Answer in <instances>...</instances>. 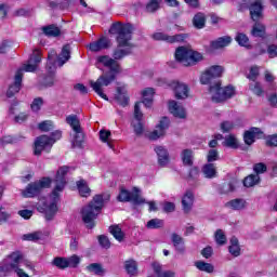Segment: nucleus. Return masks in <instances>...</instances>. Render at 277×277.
Here are the masks:
<instances>
[{
    "mask_svg": "<svg viewBox=\"0 0 277 277\" xmlns=\"http://www.w3.org/2000/svg\"><path fill=\"white\" fill-rule=\"evenodd\" d=\"M267 146H277V135L268 136L266 140Z\"/></svg>",
    "mask_w": 277,
    "mask_h": 277,
    "instance_id": "nucleus-64",
    "label": "nucleus"
},
{
    "mask_svg": "<svg viewBox=\"0 0 277 277\" xmlns=\"http://www.w3.org/2000/svg\"><path fill=\"white\" fill-rule=\"evenodd\" d=\"M110 235L115 237L117 241H122L124 239V233L122 232V228H120L118 225H113L109 227Z\"/></svg>",
    "mask_w": 277,
    "mask_h": 277,
    "instance_id": "nucleus-43",
    "label": "nucleus"
},
{
    "mask_svg": "<svg viewBox=\"0 0 277 277\" xmlns=\"http://www.w3.org/2000/svg\"><path fill=\"white\" fill-rule=\"evenodd\" d=\"M55 144L53 138H50L48 135H41L35 141V155H42V150L51 148Z\"/></svg>",
    "mask_w": 277,
    "mask_h": 277,
    "instance_id": "nucleus-16",
    "label": "nucleus"
},
{
    "mask_svg": "<svg viewBox=\"0 0 277 277\" xmlns=\"http://www.w3.org/2000/svg\"><path fill=\"white\" fill-rule=\"evenodd\" d=\"M115 98L119 103V105H121L122 107H126V105H129V95L127 94L126 84H119L117 87V94Z\"/></svg>",
    "mask_w": 277,
    "mask_h": 277,
    "instance_id": "nucleus-22",
    "label": "nucleus"
},
{
    "mask_svg": "<svg viewBox=\"0 0 277 277\" xmlns=\"http://www.w3.org/2000/svg\"><path fill=\"white\" fill-rule=\"evenodd\" d=\"M24 241H38L39 239H42V234L36 232L31 234H26L23 236Z\"/></svg>",
    "mask_w": 277,
    "mask_h": 277,
    "instance_id": "nucleus-53",
    "label": "nucleus"
},
{
    "mask_svg": "<svg viewBox=\"0 0 277 277\" xmlns=\"http://www.w3.org/2000/svg\"><path fill=\"white\" fill-rule=\"evenodd\" d=\"M239 187V182L237 180H232L229 183L222 186V194H230Z\"/></svg>",
    "mask_w": 277,
    "mask_h": 277,
    "instance_id": "nucleus-42",
    "label": "nucleus"
},
{
    "mask_svg": "<svg viewBox=\"0 0 277 277\" xmlns=\"http://www.w3.org/2000/svg\"><path fill=\"white\" fill-rule=\"evenodd\" d=\"M224 75V67L221 65H212L208 67L200 76V83L202 85H209L213 83L215 79H220Z\"/></svg>",
    "mask_w": 277,
    "mask_h": 277,
    "instance_id": "nucleus-10",
    "label": "nucleus"
},
{
    "mask_svg": "<svg viewBox=\"0 0 277 277\" xmlns=\"http://www.w3.org/2000/svg\"><path fill=\"white\" fill-rule=\"evenodd\" d=\"M258 77H259V66H252L249 71L248 79H250V81H256Z\"/></svg>",
    "mask_w": 277,
    "mask_h": 277,
    "instance_id": "nucleus-57",
    "label": "nucleus"
},
{
    "mask_svg": "<svg viewBox=\"0 0 277 277\" xmlns=\"http://www.w3.org/2000/svg\"><path fill=\"white\" fill-rule=\"evenodd\" d=\"M55 60H57V52L52 50L48 54L47 69L49 75L43 80V84L45 85V88H51L55 83Z\"/></svg>",
    "mask_w": 277,
    "mask_h": 277,
    "instance_id": "nucleus-11",
    "label": "nucleus"
},
{
    "mask_svg": "<svg viewBox=\"0 0 277 277\" xmlns=\"http://www.w3.org/2000/svg\"><path fill=\"white\" fill-rule=\"evenodd\" d=\"M170 89L173 91L174 97L177 101H185L186 98H189V85H187V83L172 80Z\"/></svg>",
    "mask_w": 277,
    "mask_h": 277,
    "instance_id": "nucleus-12",
    "label": "nucleus"
},
{
    "mask_svg": "<svg viewBox=\"0 0 277 277\" xmlns=\"http://www.w3.org/2000/svg\"><path fill=\"white\" fill-rule=\"evenodd\" d=\"M207 23V16L205 13H197L193 18V24L197 29H202Z\"/></svg>",
    "mask_w": 277,
    "mask_h": 277,
    "instance_id": "nucleus-39",
    "label": "nucleus"
},
{
    "mask_svg": "<svg viewBox=\"0 0 277 277\" xmlns=\"http://www.w3.org/2000/svg\"><path fill=\"white\" fill-rule=\"evenodd\" d=\"M110 34H117L118 48L114 51L113 57L107 55L98 56L96 58L97 66L102 65L108 68V71L102 74L96 81L91 80L90 85L97 96L104 101H109L103 88L111 85L116 81L120 72V64L116 60H122L130 55L133 44L131 43V34H133V26L130 24L116 23L110 28Z\"/></svg>",
    "mask_w": 277,
    "mask_h": 277,
    "instance_id": "nucleus-1",
    "label": "nucleus"
},
{
    "mask_svg": "<svg viewBox=\"0 0 277 277\" xmlns=\"http://www.w3.org/2000/svg\"><path fill=\"white\" fill-rule=\"evenodd\" d=\"M143 96V105L145 107H153V97L155 96V89L153 88H146L142 92Z\"/></svg>",
    "mask_w": 277,
    "mask_h": 277,
    "instance_id": "nucleus-27",
    "label": "nucleus"
},
{
    "mask_svg": "<svg viewBox=\"0 0 277 277\" xmlns=\"http://www.w3.org/2000/svg\"><path fill=\"white\" fill-rule=\"evenodd\" d=\"M220 127L223 133H228V131H233V129H235V123L232 121H223Z\"/></svg>",
    "mask_w": 277,
    "mask_h": 277,
    "instance_id": "nucleus-54",
    "label": "nucleus"
},
{
    "mask_svg": "<svg viewBox=\"0 0 277 277\" xmlns=\"http://www.w3.org/2000/svg\"><path fill=\"white\" fill-rule=\"evenodd\" d=\"M215 241L219 246H224V243H226V234H224V230L217 229L215 232Z\"/></svg>",
    "mask_w": 277,
    "mask_h": 277,
    "instance_id": "nucleus-49",
    "label": "nucleus"
},
{
    "mask_svg": "<svg viewBox=\"0 0 277 277\" xmlns=\"http://www.w3.org/2000/svg\"><path fill=\"white\" fill-rule=\"evenodd\" d=\"M181 159L184 166H194V151L192 149H183Z\"/></svg>",
    "mask_w": 277,
    "mask_h": 277,
    "instance_id": "nucleus-32",
    "label": "nucleus"
},
{
    "mask_svg": "<svg viewBox=\"0 0 277 277\" xmlns=\"http://www.w3.org/2000/svg\"><path fill=\"white\" fill-rule=\"evenodd\" d=\"M154 40H160L162 42H168V44H174L176 42H183L185 40V35L179 34L170 36L166 32H156L153 35Z\"/></svg>",
    "mask_w": 277,
    "mask_h": 277,
    "instance_id": "nucleus-18",
    "label": "nucleus"
},
{
    "mask_svg": "<svg viewBox=\"0 0 277 277\" xmlns=\"http://www.w3.org/2000/svg\"><path fill=\"white\" fill-rule=\"evenodd\" d=\"M229 254H232V256H240L241 255V246H239V240L235 237H233L229 241Z\"/></svg>",
    "mask_w": 277,
    "mask_h": 277,
    "instance_id": "nucleus-30",
    "label": "nucleus"
},
{
    "mask_svg": "<svg viewBox=\"0 0 277 277\" xmlns=\"http://www.w3.org/2000/svg\"><path fill=\"white\" fill-rule=\"evenodd\" d=\"M68 60H70V45H65L57 57V65L63 66Z\"/></svg>",
    "mask_w": 277,
    "mask_h": 277,
    "instance_id": "nucleus-33",
    "label": "nucleus"
},
{
    "mask_svg": "<svg viewBox=\"0 0 277 277\" xmlns=\"http://www.w3.org/2000/svg\"><path fill=\"white\" fill-rule=\"evenodd\" d=\"M98 243L102 246V248H105L106 250L111 248V242L109 241V238L107 236H98Z\"/></svg>",
    "mask_w": 277,
    "mask_h": 277,
    "instance_id": "nucleus-56",
    "label": "nucleus"
},
{
    "mask_svg": "<svg viewBox=\"0 0 277 277\" xmlns=\"http://www.w3.org/2000/svg\"><path fill=\"white\" fill-rule=\"evenodd\" d=\"M142 102H138L134 106V120L132 121V127L136 135H142L144 133V126L142 124V118L144 114L141 110Z\"/></svg>",
    "mask_w": 277,
    "mask_h": 277,
    "instance_id": "nucleus-15",
    "label": "nucleus"
},
{
    "mask_svg": "<svg viewBox=\"0 0 277 277\" xmlns=\"http://www.w3.org/2000/svg\"><path fill=\"white\" fill-rule=\"evenodd\" d=\"M263 137V132L259 128H251L249 131L245 132L243 140L247 146H252L253 142L261 140Z\"/></svg>",
    "mask_w": 277,
    "mask_h": 277,
    "instance_id": "nucleus-20",
    "label": "nucleus"
},
{
    "mask_svg": "<svg viewBox=\"0 0 277 277\" xmlns=\"http://www.w3.org/2000/svg\"><path fill=\"white\" fill-rule=\"evenodd\" d=\"M268 103L271 107L277 108V93H272L271 95H268Z\"/></svg>",
    "mask_w": 277,
    "mask_h": 277,
    "instance_id": "nucleus-63",
    "label": "nucleus"
},
{
    "mask_svg": "<svg viewBox=\"0 0 277 277\" xmlns=\"http://www.w3.org/2000/svg\"><path fill=\"white\" fill-rule=\"evenodd\" d=\"M175 209H176V206L174 205V202H170V201L163 202L164 213H173V211H175Z\"/></svg>",
    "mask_w": 277,
    "mask_h": 277,
    "instance_id": "nucleus-60",
    "label": "nucleus"
},
{
    "mask_svg": "<svg viewBox=\"0 0 277 277\" xmlns=\"http://www.w3.org/2000/svg\"><path fill=\"white\" fill-rule=\"evenodd\" d=\"M169 127H170V119L168 117L161 118L159 123L156 126V129L148 134L149 140L155 141V140H159V137H163Z\"/></svg>",
    "mask_w": 277,
    "mask_h": 277,
    "instance_id": "nucleus-14",
    "label": "nucleus"
},
{
    "mask_svg": "<svg viewBox=\"0 0 277 277\" xmlns=\"http://www.w3.org/2000/svg\"><path fill=\"white\" fill-rule=\"evenodd\" d=\"M171 241L177 252H185V239L181 235L173 233L171 235Z\"/></svg>",
    "mask_w": 277,
    "mask_h": 277,
    "instance_id": "nucleus-25",
    "label": "nucleus"
},
{
    "mask_svg": "<svg viewBox=\"0 0 277 277\" xmlns=\"http://www.w3.org/2000/svg\"><path fill=\"white\" fill-rule=\"evenodd\" d=\"M249 90L256 96H263V87H261V83L255 82V80L249 84Z\"/></svg>",
    "mask_w": 277,
    "mask_h": 277,
    "instance_id": "nucleus-46",
    "label": "nucleus"
},
{
    "mask_svg": "<svg viewBox=\"0 0 277 277\" xmlns=\"http://www.w3.org/2000/svg\"><path fill=\"white\" fill-rule=\"evenodd\" d=\"M235 40L236 42H238L240 47H246V49H250V39L246 34L238 32L237 36L235 37Z\"/></svg>",
    "mask_w": 277,
    "mask_h": 277,
    "instance_id": "nucleus-44",
    "label": "nucleus"
},
{
    "mask_svg": "<svg viewBox=\"0 0 277 277\" xmlns=\"http://www.w3.org/2000/svg\"><path fill=\"white\" fill-rule=\"evenodd\" d=\"M195 267H197L199 272H206V274H213L215 269L211 263H207L205 261L195 262Z\"/></svg>",
    "mask_w": 277,
    "mask_h": 277,
    "instance_id": "nucleus-34",
    "label": "nucleus"
},
{
    "mask_svg": "<svg viewBox=\"0 0 277 277\" xmlns=\"http://www.w3.org/2000/svg\"><path fill=\"white\" fill-rule=\"evenodd\" d=\"M117 200L119 202H132L133 205H143L144 202V198H142L141 190L137 187H134L132 192L120 188Z\"/></svg>",
    "mask_w": 277,
    "mask_h": 277,
    "instance_id": "nucleus-9",
    "label": "nucleus"
},
{
    "mask_svg": "<svg viewBox=\"0 0 277 277\" xmlns=\"http://www.w3.org/2000/svg\"><path fill=\"white\" fill-rule=\"evenodd\" d=\"M233 43V37L226 35L223 37H219L215 40H212L210 42V49L213 51H217L220 49H226V47H230Z\"/></svg>",
    "mask_w": 277,
    "mask_h": 277,
    "instance_id": "nucleus-19",
    "label": "nucleus"
},
{
    "mask_svg": "<svg viewBox=\"0 0 277 277\" xmlns=\"http://www.w3.org/2000/svg\"><path fill=\"white\" fill-rule=\"evenodd\" d=\"M79 263H81V258L77 254H74V255L67 258L68 267H72V268L78 267Z\"/></svg>",
    "mask_w": 277,
    "mask_h": 277,
    "instance_id": "nucleus-48",
    "label": "nucleus"
},
{
    "mask_svg": "<svg viewBox=\"0 0 277 277\" xmlns=\"http://www.w3.org/2000/svg\"><path fill=\"white\" fill-rule=\"evenodd\" d=\"M154 150L158 157L159 166L163 168L170 163V154L164 146L158 145L154 148Z\"/></svg>",
    "mask_w": 277,
    "mask_h": 277,
    "instance_id": "nucleus-21",
    "label": "nucleus"
},
{
    "mask_svg": "<svg viewBox=\"0 0 277 277\" xmlns=\"http://www.w3.org/2000/svg\"><path fill=\"white\" fill-rule=\"evenodd\" d=\"M253 170L255 172V174H263V172H267V166H265V163L263 162H260V163H256L254 167H253Z\"/></svg>",
    "mask_w": 277,
    "mask_h": 277,
    "instance_id": "nucleus-59",
    "label": "nucleus"
},
{
    "mask_svg": "<svg viewBox=\"0 0 277 277\" xmlns=\"http://www.w3.org/2000/svg\"><path fill=\"white\" fill-rule=\"evenodd\" d=\"M147 228L155 229V228H161L163 226V220L160 219H153L147 222Z\"/></svg>",
    "mask_w": 277,
    "mask_h": 277,
    "instance_id": "nucleus-51",
    "label": "nucleus"
},
{
    "mask_svg": "<svg viewBox=\"0 0 277 277\" xmlns=\"http://www.w3.org/2000/svg\"><path fill=\"white\" fill-rule=\"evenodd\" d=\"M261 182V176L259 174H250L243 180L245 187H254V185H259Z\"/></svg>",
    "mask_w": 277,
    "mask_h": 277,
    "instance_id": "nucleus-38",
    "label": "nucleus"
},
{
    "mask_svg": "<svg viewBox=\"0 0 277 277\" xmlns=\"http://www.w3.org/2000/svg\"><path fill=\"white\" fill-rule=\"evenodd\" d=\"M223 146H226L227 148H238L239 140L234 134H229V135L225 136Z\"/></svg>",
    "mask_w": 277,
    "mask_h": 277,
    "instance_id": "nucleus-37",
    "label": "nucleus"
},
{
    "mask_svg": "<svg viewBox=\"0 0 277 277\" xmlns=\"http://www.w3.org/2000/svg\"><path fill=\"white\" fill-rule=\"evenodd\" d=\"M268 57L274 58L277 57V45L272 44L267 48Z\"/></svg>",
    "mask_w": 277,
    "mask_h": 277,
    "instance_id": "nucleus-62",
    "label": "nucleus"
},
{
    "mask_svg": "<svg viewBox=\"0 0 277 277\" xmlns=\"http://www.w3.org/2000/svg\"><path fill=\"white\" fill-rule=\"evenodd\" d=\"M48 187H51V179L43 177L37 182L28 184L26 189L22 192V195L24 198H34V196H38L42 189H47Z\"/></svg>",
    "mask_w": 277,
    "mask_h": 277,
    "instance_id": "nucleus-7",
    "label": "nucleus"
},
{
    "mask_svg": "<svg viewBox=\"0 0 277 277\" xmlns=\"http://www.w3.org/2000/svg\"><path fill=\"white\" fill-rule=\"evenodd\" d=\"M124 269L129 276L137 274V262L135 260H127L124 262Z\"/></svg>",
    "mask_w": 277,
    "mask_h": 277,
    "instance_id": "nucleus-36",
    "label": "nucleus"
},
{
    "mask_svg": "<svg viewBox=\"0 0 277 277\" xmlns=\"http://www.w3.org/2000/svg\"><path fill=\"white\" fill-rule=\"evenodd\" d=\"M77 189L82 196V198H88L90 194H92V189H90V186H88V182L85 180H80L76 183Z\"/></svg>",
    "mask_w": 277,
    "mask_h": 277,
    "instance_id": "nucleus-29",
    "label": "nucleus"
},
{
    "mask_svg": "<svg viewBox=\"0 0 277 277\" xmlns=\"http://www.w3.org/2000/svg\"><path fill=\"white\" fill-rule=\"evenodd\" d=\"M110 198L111 196L107 193L95 195L93 200L88 206L82 208V222H84L88 228H92L94 226V220L98 217V214L103 210L105 202H109Z\"/></svg>",
    "mask_w": 277,
    "mask_h": 277,
    "instance_id": "nucleus-4",
    "label": "nucleus"
},
{
    "mask_svg": "<svg viewBox=\"0 0 277 277\" xmlns=\"http://www.w3.org/2000/svg\"><path fill=\"white\" fill-rule=\"evenodd\" d=\"M66 122L74 131L71 138L72 146L80 147L81 144H83V132H81V123L79 122V118H77V115H69L66 118Z\"/></svg>",
    "mask_w": 277,
    "mask_h": 277,
    "instance_id": "nucleus-8",
    "label": "nucleus"
},
{
    "mask_svg": "<svg viewBox=\"0 0 277 277\" xmlns=\"http://www.w3.org/2000/svg\"><path fill=\"white\" fill-rule=\"evenodd\" d=\"M87 272L89 274H94V276H105L107 271L103 267L101 263H91L87 266Z\"/></svg>",
    "mask_w": 277,
    "mask_h": 277,
    "instance_id": "nucleus-26",
    "label": "nucleus"
},
{
    "mask_svg": "<svg viewBox=\"0 0 277 277\" xmlns=\"http://www.w3.org/2000/svg\"><path fill=\"white\" fill-rule=\"evenodd\" d=\"M194 193L192 190H187L182 197V208L184 213H189L194 208Z\"/></svg>",
    "mask_w": 277,
    "mask_h": 277,
    "instance_id": "nucleus-23",
    "label": "nucleus"
},
{
    "mask_svg": "<svg viewBox=\"0 0 277 277\" xmlns=\"http://www.w3.org/2000/svg\"><path fill=\"white\" fill-rule=\"evenodd\" d=\"M245 5H250V15L252 21H261L263 18V2L262 0H245Z\"/></svg>",
    "mask_w": 277,
    "mask_h": 277,
    "instance_id": "nucleus-13",
    "label": "nucleus"
},
{
    "mask_svg": "<svg viewBox=\"0 0 277 277\" xmlns=\"http://www.w3.org/2000/svg\"><path fill=\"white\" fill-rule=\"evenodd\" d=\"M68 174V167H61L56 173L54 181V188L49 199L43 206H38V211L45 213V220H53L57 213V202H60V196L66 187V175Z\"/></svg>",
    "mask_w": 277,
    "mask_h": 277,
    "instance_id": "nucleus-2",
    "label": "nucleus"
},
{
    "mask_svg": "<svg viewBox=\"0 0 277 277\" xmlns=\"http://www.w3.org/2000/svg\"><path fill=\"white\" fill-rule=\"evenodd\" d=\"M100 140L104 144H107L108 148H111V150H114V140H111V132L109 130H101Z\"/></svg>",
    "mask_w": 277,
    "mask_h": 277,
    "instance_id": "nucleus-31",
    "label": "nucleus"
},
{
    "mask_svg": "<svg viewBox=\"0 0 277 277\" xmlns=\"http://www.w3.org/2000/svg\"><path fill=\"white\" fill-rule=\"evenodd\" d=\"M38 129L40 131H44V132L53 131V129H54L53 121L45 120L38 124Z\"/></svg>",
    "mask_w": 277,
    "mask_h": 277,
    "instance_id": "nucleus-50",
    "label": "nucleus"
},
{
    "mask_svg": "<svg viewBox=\"0 0 277 277\" xmlns=\"http://www.w3.org/2000/svg\"><path fill=\"white\" fill-rule=\"evenodd\" d=\"M43 34L52 38H57V36L62 34V30H60V28L55 25H50V26L43 27Z\"/></svg>",
    "mask_w": 277,
    "mask_h": 277,
    "instance_id": "nucleus-41",
    "label": "nucleus"
},
{
    "mask_svg": "<svg viewBox=\"0 0 277 277\" xmlns=\"http://www.w3.org/2000/svg\"><path fill=\"white\" fill-rule=\"evenodd\" d=\"M161 4V0H150L147 5V12H157L159 10V5Z\"/></svg>",
    "mask_w": 277,
    "mask_h": 277,
    "instance_id": "nucleus-52",
    "label": "nucleus"
},
{
    "mask_svg": "<svg viewBox=\"0 0 277 277\" xmlns=\"http://www.w3.org/2000/svg\"><path fill=\"white\" fill-rule=\"evenodd\" d=\"M175 60L182 64V66H196V64L202 62L205 57L200 52L185 47H180L175 50Z\"/></svg>",
    "mask_w": 277,
    "mask_h": 277,
    "instance_id": "nucleus-5",
    "label": "nucleus"
},
{
    "mask_svg": "<svg viewBox=\"0 0 277 277\" xmlns=\"http://www.w3.org/2000/svg\"><path fill=\"white\" fill-rule=\"evenodd\" d=\"M109 47V39L103 37L100 40L90 43L89 49L94 53L98 51H103V49H107Z\"/></svg>",
    "mask_w": 277,
    "mask_h": 277,
    "instance_id": "nucleus-24",
    "label": "nucleus"
},
{
    "mask_svg": "<svg viewBox=\"0 0 277 277\" xmlns=\"http://www.w3.org/2000/svg\"><path fill=\"white\" fill-rule=\"evenodd\" d=\"M173 80H168L166 78H158L156 80V85H159L160 88H170V84Z\"/></svg>",
    "mask_w": 277,
    "mask_h": 277,
    "instance_id": "nucleus-61",
    "label": "nucleus"
},
{
    "mask_svg": "<svg viewBox=\"0 0 277 277\" xmlns=\"http://www.w3.org/2000/svg\"><path fill=\"white\" fill-rule=\"evenodd\" d=\"M42 105H44V101L41 97L35 98L31 104L32 111H40Z\"/></svg>",
    "mask_w": 277,
    "mask_h": 277,
    "instance_id": "nucleus-55",
    "label": "nucleus"
},
{
    "mask_svg": "<svg viewBox=\"0 0 277 277\" xmlns=\"http://www.w3.org/2000/svg\"><path fill=\"white\" fill-rule=\"evenodd\" d=\"M228 209H233L234 211H241V209H246V200L243 199H233L226 203Z\"/></svg>",
    "mask_w": 277,
    "mask_h": 277,
    "instance_id": "nucleus-35",
    "label": "nucleus"
},
{
    "mask_svg": "<svg viewBox=\"0 0 277 277\" xmlns=\"http://www.w3.org/2000/svg\"><path fill=\"white\" fill-rule=\"evenodd\" d=\"M251 34L254 36V38H263L265 36V25L262 23H255Z\"/></svg>",
    "mask_w": 277,
    "mask_h": 277,
    "instance_id": "nucleus-40",
    "label": "nucleus"
},
{
    "mask_svg": "<svg viewBox=\"0 0 277 277\" xmlns=\"http://www.w3.org/2000/svg\"><path fill=\"white\" fill-rule=\"evenodd\" d=\"M209 93L214 103H222L224 101H228V98H233L235 95V87L227 85L222 88V83L217 81L210 87Z\"/></svg>",
    "mask_w": 277,
    "mask_h": 277,
    "instance_id": "nucleus-6",
    "label": "nucleus"
},
{
    "mask_svg": "<svg viewBox=\"0 0 277 277\" xmlns=\"http://www.w3.org/2000/svg\"><path fill=\"white\" fill-rule=\"evenodd\" d=\"M42 62L40 50L35 49L29 60L22 65L19 69H17L14 83L10 84L9 90L6 91V96L12 98L14 94H18L21 92V83H23V74L24 72H36L38 70V65Z\"/></svg>",
    "mask_w": 277,
    "mask_h": 277,
    "instance_id": "nucleus-3",
    "label": "nucleus"
},
{
    "mask_svg": "<svg viewBox=\"0 0 277 277\" xmlns=\"http://www.w3.org/2000/svg\"><path fill=\"white\" fill-rule=\"evenodd\" d=\"M168 109L174 118H180L181 120H185V118H187V110L185 107L174 100H170L168 102Z\"/></svg>",
    "mask_w": 277,
    "mask_h": 277,
    "instance_id": "nucleus-17",
    "label": "nucleus"
},
{
    "mask_svg": "<svg viewBox=\"0 0 277 277\" xmlns=\"http://www.w3.org/2000/svg\"><path fill=\"white\" fill-rule=\"evenodd\" d=\"M52 265H54V267H57L58 269H67L68 260L67 258L57 256L54 258V260L52 261Z\"/></svg>",
    "mask_w": 277,
    "mask_h": 277,
    "instance_id": "nucleus-45",
    "label": "nucleus"
},
{
    "mask_svg": "<svg viewBox=\"0 0 277 277\" xmlns=\"http://www.w3.org/2000/svg\"><path fill=\"white\" fill-rule=\"evenodd\" d=\"M208 163H212V161H217L220 159V155L215 149H210L207 156Z\"/></svg>",
    "mask_w": 277,
    "mask_h": 277,
    "instance_id": "nucleus-58",
    "label": "nucleus"
},
{
    "mask_svg": "<svg viewBox=\"0 0 277 277\" xmlns=\"http://www.w3.org/2000/svg\"><path fill=\"white\" fill-rule=\"evenodd\" d=\"M10 260L12 261L11 267L16 269V266L18 265V263H21V261H23V255L21 254V252H13L10 255Z\"/></svg>",
    "mask_w": 277,
    "mask_h": 277,
    "instance_id": "nucleus-47",
    "label": "nucleus"
},
{
    "mask_svg": "<svg viewBox=\"0 0 277 277\" xmlns=\"http://www.w3.org/2000/svg\"><path fill=\"white\" fill-rule=\"evenodd\" d=\"M201 172L205 179H215V176H217V168H215V164L213 163H206L202 167Z\"/></svg>",
    "mask_w": 277,
    "mask_h": 277,
    "instance_id": "nucleus-28",
    "label": "nucleus"
}]
</instances>
